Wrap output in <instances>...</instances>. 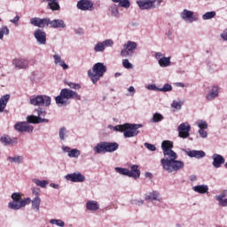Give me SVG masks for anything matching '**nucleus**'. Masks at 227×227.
I'll list each match as a JSON object with an SVG mask.
<instances>
[{
    "instance_id": "47",
    "label": "nucleus",
    "mask_w": 227,
    "mask_h": 227,
    "mask_svg": "<svg viewBox=\"0 0 227 227\" xmlns=\"http://www.w3.org/2000/svg\"><path fill=\"white\" fill-rule=\"evenodd\" d=\"M160 91L163 93H168V91H173V86L169 83H165L162 88H160Z\"/></svg>"
},
{
    "instance_id": "28",
    "label": "nucleus",
    "mask_w": 227,
    "mask_h": 227,
    "mask_svg": "<svg viewBox=\"0 0 227 227\" xmlns=\"http://www.w3.org/2000/svg\"><path fill=\"white\" fill-rule=\"evenodd\" d=\"M192 191H194V192H198L199 194H207L208 185L207 184L195 185L192 187Z\"/></svg>"
},
{
    "instance_id": "44",
    "label": "nucleus",
    "mask_w": 227,
    "mask_h": 227,
    "mask_svg": "<svg viewBox=\"0 0 227 227\" xmlns=\"http://www.w3.org/2000/svg\"><path fill=\"white\" fill-rule=\"evenodd\" d=\"M116 173H119V175H123L124 176H129V168H123L120 167H116L114 168Z\"/></svg>"
},
{
    "instance_id": "5",
    "label": "nucleus",
    "mask_w": 227,
    "mask_h": 227,
    "mask_svg": "<svg viewBox=\"0 0 227 227\" xmlns=\"http://www.w3.org/2000/svg\"><path fill=\"white\" fill-rule=\"evenodd\" d=\"M107 72V67L102 62H98L92 67V70L88 71V76L91 79L93 84H96L104 77V74Z\"/></svg>"
},
{
    "instance_id": "29",
    "label": "nucleus",
    "mask_w": 227,
    "mask_h": 227,
    "mask_svg": "<svg viewBox=\"0 0 227 227\" xmlns=\"http://www.w3.org/2000/svg\"><path fill=\"white\" fill-rule=\"evenodd\" d=\"M226 192H222L219 195L215 196V200L218 201L219 207H227Z\"/></svg>"
},
{
    "instance_id": "46",
    "label": "nucleus",
    "mask_w": 227,
    "mask_h": 227,
    "mask_svg": "<svg viewBox=\"0 0 227 227\" xmlns=\"http://www.w3.org/2000/svg\"><path fill=\"white\" fill-rule=\"evenodd\" d=\"M183 105L184 104L182 103V101L174 100L171 104V107L173 109H176V111H180V109H182Z\"/></svg>"
},
{
    "instance_id": "63",
    "label": "nucleus",
    "mask_w": 227,
    "mask_h": 227,
    "mask_svg": "<svg viewBox=\"0 0 227 227\" xmlns=\"http://www.w3.org/2000/svg\"><path fill=\"white\" fill-rule=\"evenodd\" d=\"M162 58V53L160 52H156L155 53V59H160Z\"/></svg>"
},
{
    "instance_id": "41",
    "label": "nucleus",
    "mask_w": 227,
    "mask_h": 227,
    "mask_svg": "<svg viewBox=\"0 0 227 227\" xmlns=\"http://www.w3.org/2000/svg\"><path fill=\"white\" fill-rule=\"evenodd\" d=\"M67 155L71 159H79V157L81 155V151H79V149H72L71 151H69Z\"/></svg>"
},
{
    "instance_id": "51",
    "label": "nucleus",
    "mask_w": 227,
    "mask_h": 227,
    "mask_svg": "<svg viewBox=\"0 0 227 227\" xmlns=\"http://www.w3.org/2000/svg\"><path fill=\"white\" fill-rule=\"evenodd\" d=\"M198 132L200 134V137L202 139H207V137H208V132H207V130H205V129H199Z\"/></svg>"
},
{
    "instance_id": "64",
    "label": "nucleus",
    "mask_w": 227,
    "mask_h": 227,
    "mask_svg": "<svg viewBox=\"0 0 227 227\" xmlns=\"http://www.w3.org/2000/svg\"><path fill=\"white\" fill-rule=\"evenodd\" d=\"M176 86H177L178 88H185V84H184V82H177L176 83Z\"/></svg>"
},
{
    "instance_id": "6",
    "label": "nucleus",
    "mask_w": 227,
    "mask_h": 227,
    "mask_svg": "<svg viewBox=\"0 0 227 227\" xmlns=\"http://www.w3.org/2000/svg\"><path fill=\"white\" fill-rule=\"evenodd\" d=\"M36 115H28L27 117V123L38 124V123H49V119H45L47 112L43 108L35 110Z\"/></svg>"
},
{
    "instance_id": "61",
    "label": "nucleus",
    "mask_w": 227,
    "mask_h": 227,
    "mask_svg": "<svg viewBox=\"0 0 227 227\" xmlns=\"http://www.w3.org/2000/svg\"><path fill=\"white\" fill-rule=\"evenodd\" d=\"M145 203V200H136L135 205H137L138 207H141Z\"/></svg>"
},
{
    "instance_id": "35",
    "label": "nucleus",
    "mask_w": 227,
    "mask_h": 227,
    "mask_svg": "<svg viewBox=\"0 0 227 227\" xmlns=\"http://www.w3.org/2000/svg\"><path fill=\"white\" fill-rule=\"evenodd\" d=\"M48 2V7L50 8V10H51L52 12H58V10H59L60 6H59V2H58V0H46Z\"/></svg>"
},
{
    "instance_id": "36",
    "label": "nucleus",
    "mask_w": 227,
    "mask_h": 227,
    "mask_svg": "<svg viewBox=\"0 0 227 227\" xmlns=\"http://www.w3.org/2000/svg\"><path fill=\"white\" fill-rule=\"evenodd\" d=\"M59 137L60 141H66L67 137H68V129L67 127H62L59 130Z\"/></svg>"
},
{
    "instance_id": "26",
    "label": "nucleus",
    "mask_w": 227,
    "mask_h": 227,
    "mask_svg": "<svg viewBox=\"0 0 227 227\" xmlns=\"http://www.w3.org/2000/svg\"><path fill=\"white\" fill-rule=\"evenodd\" d=\"M106 153H113V152H116L118 148H120V145L116 142H105Z\"/></svg>"
},
{
    "instance_id": "15",
    "label": "nucleus",
    "mask_w": 227,
    "mask_h": 227,
    "mask_svg": "<svg viewBox=\"0 0 227 227\" xmlns=\"http://www.w3.org/2000/svg\"><path fill=\"white\" fill-rule=\"evenodd\" d=\"M114 45V41L113 39H106L103 42H99L94 45L95 52H104L106 47H113Z\"/></svg>"
},
{
    "instance_id": "43",
    "label": "nucleus",
    "mask_w": 227,
    "mask_h": 227,
    "mask_svg": "<svg viewBox=\"0 0 227 227\" xmlns=\"http://www.w3.org/2000/svg\"><path fill=\"white\" fill-rule=\"evenodd\" d=\"M214 17H215V12L211 11V12H207L204 13L202 15V20H210V19H214Z\"/></svg>"
},
{
    "instance_id": "11",
    "label": "nucleus",
    "mask_w": 227,
    "mask_h": 227,
    "mask_svg": "<svg viewBox=\"0 0 227 227\" xmlns=\"http://www.w3.org/2000/svg\"><path fill=\"white\" fill-rule=\"evenodd\" d=\"M95 4L90 0H80L77 2L76 8L82 12H93Z\"/></svg>"
},
{
    "instance_id": "57",
    "label": "nucleus",
    "mask_w": 227,
    "mask_h": 227,
    "mask_svg": "<svg viewBox=\"0 0 227 227\" xmlns=\"http://www.w3.org/2000/svg\"><path fill=\"white\" fill-rule=\"evenodd\" d=\"M59 67H62V68L64 70H68V65H67V63H65V60H63L62 62H60L59 64Z\"/></svg>"
},
{
    "instance_id": "59",
    "label": "nucleus",
    "mask_w": 227,
    "mask_h": 227,
    "mask_svg": "<svg viewBox=\"0 0 227 227\" xmlns=\"http://www.w3.org/2000/svg\"><path fill=\"white\" fill-rule=\"evenodd\" d=\"M62 150L63 152H66L67 153H70V147L67 146V145H63L62 146Z\"/></svg>"
},
{
    "instance_id": "17",
    "label": "nucleus",
    "mask_w": 227,
    "mask_h": 227,
    "mask_svg": "<svg viewBox=\"0 0 227 227\" xmlns=\"http://www.w3.org/2000/svg\"><path fill=\"white\" fill-rule=\"evenodd\" d=\"M181 19L185 20V22H198V17L194 16V12L192 11H189L187 9H184L181 12Z\"/></svg>"
},
{
    "instance_id": "8",
    "label": "nucleus",
    "mask_w": 227,
    "mask_h": 227,
    "mask_svg": "<svg viewBox=\"0 0 227 227\" xmlns=\"http://www.w3.org/2000/svg\"><path fill=\"white\" fill-rule=\"evenodd\" d=\"M51 98L49 96L38 95L35 98H30L31 106H37L38 107L42 106H45V107H49L51 106Z\"/></svg>"
},
{
    "instance_id": "30",
    "label": "nucleus",
    "mask_w": 227,
    "mask_h": 227,
    "mask_svg": "<svg viewBox=\"0 0 227 227\" xmlns=\"http://www.w3.org/2000/svg\"><path fill=\"white\" fill-rule=\"evenodd\" d=\"M120 6H118L116 4H114L109 6L108 10L111 13L112 17H114L115 19H120Z\"/></svg>"
},
{
    "instance_id": "27",
    "label": "nucleus",
    "mask_w": 227,
    "mask_h": 227,
    "mask_svg": "<svg viewBox=\"0 0 227 227\" xmlns=\"http://www.w3.org/2000/svg\"><path fill=\"white\" fill-rule=\"evenodd\" d=\"M10 94H5L0 98V113H4V109H6V106L10 102Z\"/></svg>"
},
{
    "instance_id": "7",
    "label": "nucleus",
    "mask_w": 227,
    "mask_h": 227,
    "mask_svg": "<svg viewBox=\"0 0 227 227\" xmlns=\"http://www.w3.org/2000/svg\"><path fill=\"white\" fill-rule=\"evenodd\" d=\"M162 3V0H138L137 4L140 10H155L159 8Z\"/></svg>"
},
{
    "instance_id": "53",
    "label": "nucleus",
    "mask_w": 227,
    "mask_h": 227,
    "mask_svg": "<svg viewBox=\"0 0 227 227\" xmlns=\"http://www.w3.org/2000/svg\"><path fill=\"white\" fill-rule=\"evenodd\" d=\"M147 90H151L153 91H160V88L157 87L155 84H151L147 87Z\"/></svg>"
},
{
    "instance_id": "49",
    "label": "nucleus",
    "mask_w": 227,
    "mask_h": 227,
    "mask_svg": "<svg viewBox=\"0 0 227 227\" xmlns=\"http://www.w3.org/2000/svg\"><path fill=\"white\" fill-rule=\"evenodd\" d=\"M66 84L69 86L72 90H81V85L79 83H74L72 82H67Z\"/></svg>"
},
{
    "instance_id": "13",
    "label": "nucleus",
    "mask_w": 227,
    "mask_h": 227,
    "mask_svg": "<svg viewBox=\"0 0 227 227\" xmlns=\"http://www.w3.org/2000/svg\"><path fill=\"white\" fill-rule=\"evenodd\" d=\"M29 123H31V122H27V121L17 122L14 125V129L18 132H28V134H31V132H33L35 128L33 126L29 125Z\"/></svg>"
},
{
    "instance_id": "14",
    "label": "nucleus",
    "mask_w": 227,
    "mask_h": 227,
    "mask_svg": "<svg viewBox=\"0 0 227 227\" xmlns=\"http://www.w3.org/2000/svg\"><path fill=\"white\" fill-rule=\"evenodd\" d=\"M34 38H35L38 45H45V43H47V33H45L43 29H35L34 32Z\"/></svg>"
},
{
    "instance_id": "2",
    "label": "nucleus",
    "mask_w": 227,
    "mask_h": 227,
    "mask_svg": "<svg viewBox=\"0 0 227 227\" xmlns=\"http://www.w3.org/2000/svg\"><path fill=\"white\" fill-rule=\"evenodd\" d=\"M12 201L8 203V208L10 210H20V208H24L29 203H32L33 210L38 212L40 210V204L42 203V199L36 196L32 200L31 198H25L22 200V193L20 192H13L11 195Z\"/></svg>"
},
{
    "instance_id": "23",
    "label": "nucleus",
    "mask_w": 227,
    "mask_h": 227,
    "mask_svg": "<svg viewBox=\"0 0 227 227\" xmlns=\"http://www.w3.org/2000/svg\"><path fill=\"white\" fill-rule=\"evenodd\" d=\"M145 200L148 201H162V196L157 191H153L145 196Z\"/></svg>"
},
{
    "instance_id": "1",
    "label": "nucleus",
    "mask_w": 227,
    "mask_h": 227,
    "mask_svg": "<svg viewBox=\"0 0 227 227\" xmlns=\"http://www.w3.org/2000/svg\"><path fill=\"white\" fill-rule=\"evenodd\" d=\"M161 150H163L164 158L160 160V164L167 173H176L180 169H184L185 163L178 160V154L173 151V142L164 140L161 143Z\"/></svg>"
},
{
    "instance_id": "40",
    "label": "nucleus",
    "mask_w": 227,
    "mask_h": 227,
    "mask_svg": "<svg viewBox=\"0 0 227 227\" xmlns=\"http://www.w3.org/2000/svg\"><path fill=\"white\" fill-rule=\"evenodd\" d=\"M8 35H10V28H8V26H2V27L0 28V40H3V38H4V35L8 36Z\"/></svg>"
},
{
    "instance_id": "37",
    "label": "nucleus",
    "mask_w": 227,
    "mask_h": 227,
    "mask_svg": "<svg viewBox=\"0 0 227 227\" xmlns=\"http://www.w3.org/2000/svg\"><path fill=\"white\" fill-rule=\"evenodd\" d=\"M32 182L37 185V187H42V189H45L47 185H49V182L47 180H40L38 178L32 179Z\"/></svg>"
},
{
    "instance_id": "55",
    "label": "nucleus",
    "mask_w": 227,
    "mask_h": 227,
    "mask_svg": "<svg viewBox=\"0 0 227 227\" xmlns=\"http://www.w3.org/2000/svg\"><path fill=\"white\" fill-rule=\"evenodd\" d=\"M31 191H32V194L34 196H35V197L38 196L39 197L40 188H32Z\"/></svg>"
},
{
    "instance_id": "24",
    "label": "nucleus",
    "mask_w": 227,
    "mask_h": 227,
    "mask_svg": "<svg viewBox=\"0 0 227 227\" xmlns=\"http://www.w3.org/2000/svg\"><path fill=\"white\" fill-rule=\"evenodd\" d=\"M128 176H129V178L135 179L139 178V176H141V170H139V166L132 165L130 167V170H129Z\"/></svg>"
},
{
    "instance_id": "3",
    "label": "nucleus",
    "mask_w": 227,
    "mask_h": 227,
    "mask_svg": "<svg viewBox=\"0 0 227 227\" xmlns=\"http://www.w3.org/2000/svg\"><path fill=\"white\" fill-rule=\"evenodd\" d=\"M81 100V95L70 89H62L59 96L55 98V102L59 107H67L70 104V99Z\"/></svg>"
},
{
    "instance_id": "9",
    "label": "nucleus",
    "mask_w": 227,
    "mask_h": 227,
    "mask_svg": "<svg viewBox=\"0 0 227 227\" xmlns=\"http://www.w3.org/2000/svg\"><path fill=\"white\" fill-rule=\"evenodd\" d=\"M137 49V43L134 41H128L125 44H123V49L121 51V58H127L134 52Z\"/></svg>"
},
{
    "instance_id": "56",
    "label": "nucleus",
    "mask_w": 227,
    "mask_h": 227,
    "mask_svg": "<svg viewBox=\"0 0 227 227\" xmlns=\"http://www.w3.org/2000/svg\"><path fill=\"white\" fill-rule=\"evenodd\" d=\"M221 38L227 42V28L221 34Z\"/></svg>"
},
{
    "instance_id": "54",
    "label": "nucleus",
    "mask_w": 227,
    "mask_h": 227,
    "mask_svg": "<svg viewBox=\"0 0 227 227\" xmlns=\"http://www.w3.org/2000/svg\"><path fill=\"white\" fill-rule=\"evenodd\" d=\"M19 20H20V17L17 15L14 17V19L11 20V22L15 26H19Z\"/></svg>"
},
{
    "instance_id": "42",
    "label": "nucleus",
    "mask_w": 227,
    "mask_h": 227,
    "mask_svg": "<svg viewBox=\"0 0 227 227\" xmlns=\"http://www.w3.org/2000/svg\"><path fill=\"white\" fill-rule=\"evenodd\" d=\"M196 125L199 127L200 130H207V129H208V124L207 123V121L199 120L196 122Z\"/></svg>"
},
{
    "instance_id": "38",
    "label": "nucleus",
    "mask_w": 227,
    "mask_h": 227,
    "mask_svg": "<svg viewBox=\"0 0 227 227\" xmlns=\"http://www.w3.org/2000/svg\"><path fill=\"white\" fill-rule=\"evenodd\" d=\"M7 160H12V162H13L14 164H22V162L24 161V157L19 155L14 157L9 156L7 158Z\"/></svg>"
},
{
    "instance_id": "20",
    "label": "nucleus",
    "mask_w": 227,
    "mask_h": 227,
    "mask_svg": "<svg viewBox=\"0 0 227 227\" xmlns=\"http://www.w3.org/2000/svg\"><path fill=\"white\" fill-rule=\"evenodd\" d=\"M212 165L216 168L219 169V168H221V166H223V164H224V162H226V160H224V157H223V155L221 154H217L215 153L212 155Z\"/></svg>"
},
{
    "instance_id": "18",
    "label": "nucleus",
    "mask_w": 227,
    "mask_h": 227,
    "mask_svg": "<svg viewBox=\"0 0 227 227\" xmlns=\"http://www.w3.org/2000/svg\"><path fill=\"white\" fill-rule=\"evenodd\" d=\"M0 143H2V145H4V146H10V145H17V143H19V138L17 137H10V135H3L0 137Z\"/></svg>"
},
{
    "instance_id": "33",
    "label": "nucleus",
    "mask_w": 227,
    "mask_h": 227,
    "mask_svg": "<svg viewBox=\"0 0 227 227\" xmlns=\"http://www.w3.org/2000/svg\"><path fill=\"white\" fill-rule=\"evenodd\" d=\"M86 208L87 210L97 211L100 208V205L95 200H89L86 203Z\"/></svg>"
},
{
    "instance_id": "4",
    "label": "nucleus",
    "mask_w": 227,
    "mask_h": 227,
    "mask_svg": "<svg viewBox=\"0 0 227 227\" xmlns=\"http://www.w3.org/2000/svg\"><path fill=\"white\" fill-rule=\"evenodd\" d=\"M143 124L124 123L117 126L109 125V129H114L116 132H123L124 137H136L139 134L138 129H141Z\"/></svg>"
},
{
    "instance_id": "58",
    "label": "nucleus",
    "mask_w": 227,
    "mask_h": 227,
    "mask_svg": "<svg viewBox=\"0 0 227 227\" xmlns=\"http://www.w3.org/2000/svg\"><path fill=\"white\" fill-rule=\"evenodd\" d=\"M128 91H129V93H131L132 96L136 94V89L134 88V86H130V87L128 89Z\"/></svg>"
},
{
    "instance_id": "22",
    "label": "nucleus",
    "mask_w": 227,
    "mask_h": 227,
    "mask_svg": "<svg viewBox=\"0 0 227 227\" xmlns=\"http://www.w3.org/2000/svg\"><path fill=\"white\" fill-rule=\"evenodd\" d=\"M49 25H51V27H52L53 29H58V28L65 29V27H67V23H65L63 20H59V19L53 20H50Z\"/></svg>"
},
{
    "instance_id": "60",
    "label": "nucleus",
    "mask_w": 227,
    "mask_h": 227,
    "mask_svg": "<svg viewBox=\"0 0 227 227\" xmlns=\"http://www.w3.org/2000/svg\"><path fill=\"white\" fill-rule=\"evenodd\" d=\"M198 180V176L196 175L190 176L191 182H196Z\"/></svg>"
},
{
    "instance_id": "52",
    "label": "nucleus",
    "mask_w": 227,
    "mask_h": 227,
    "mask_svg": "<svg viewBox=\"0 0 227 227\" xmlns=\"http://www.w3.org/2000/svg\"><path fill=\"white\" fill-rule=\"evenodd\" d=\"M53 59H54L55 65H59L63 61V59H61V56H59V54H54Z\"/></svg>"
},
{
    "instance_id": "45",
    "label": "nucleus",
    "mask_w": 227,
    "mask_h": 227,
    "mask_svg": "<svg viewBox=\"0 0 227 227\" xmlns=\"http://www.w3.org/2000/svg\"><path fill=\"white\" fill-rule=\"evenodd\" d=\"M122 67L124 68H127L128 70H131L132 68H134V66L132 65V63H130V61H129V59H122Z\"/></svg>"
},
{
    "instance_id": "12",
    "label": "nucleus",
    "mask_w": 227,
    "mask_h": 227,
    "mask_svg": "<svg viewBox=\"0 0 227 227\" xmlns=\"http://www.w3.org/2000/svg\"><path fill=\"white\" fill-rule=\"evenodd\" d=\"M65 179L67 180L68 182L81 184L84 182V180H86V176H84V175H82L81 172L76 171L74 173L66 175Z\"/></svg>"
},
{
    "instance_id": "48",
    "label": "nucleus",
    "mask_w": 227,
    "mask_h": 227,
    "mask_svg": "<svg viewBox=\"0 0 227 227\" xmlns=\"http://www.w3.org/2000/svg\"><path fill=\"white\" fill-rule=\"evenodd\" d=\"M51 224H55L56 226L65 227V222L59 219H51L50 220Z\"/></svg>"
},
{
    "instance_id": "34",
    "label": "nucleus",
    "mask_w": 227,
    "mask_h": 227,
    "mask_svg": "<svg viewBox=\"0 0 227 227\" xmlns=\"http://www.w3.org/2000/svg\"><path fill=\"white\" fill-rule=\"evenodd\" d=\"M158 64L162 68H166L167 67H171V57H163L158 60Z\"/></svg>"
},
{
    "instance_id": "21",
    "label": "nucleus",
    "mask_w": 227,
    "mask_h": 227,
    "mask_svg": "<svg viewBox=\"0 0 227 227\" xmlns=\"http://www.w3.org/2000/svg\"><path fill=\"white\" fill-rule=\"evenodd\" d=\"M219 97V86L215 85L211 88V90L206 95L207 100L209 102L212 100H215Z\"/></svg>"
},
{
    "instance_id": "31",
    "label": "nucleus",
    "mask_w": 227,
    "mask_h": 227,
    "mask_svg": "<svg viewBox=\"0 0 227 227\" xmlns=\"http://www.w3.org/2000/svg\"><path fill=\"white\" fill-rule=\"evenodd\" d=\"M93 151L95 152V153H107L106 142L98 143L97 145L93 148Z\"/></svg>"
},
{
    "instance_id": "32",
    "label": "nucleus",
    "mask_w": 227,
    "mask_h": 227,
    "mask_svg": "<svg viewBox=\"0 0 227 227\" xmlns=\"http://www.w3.org/2000/svg\"><path fill=\"white\" fill-rule=\"evenodd\" d=\"M114 4H118L119 8H125L129 10L130 8V1L129 0H112Z\"/></svg>"
},
{
    "instance_id": "39",
    "label": "nucleus",
    "mask_w": 227,
    "mask_h": 227,
    "mask_svg": "<svg viewBox=\"0 0 227 227\" xmlns=\"http://www.w3.org/2000/svg\"><path fill=\"white\" fill-rule=\"evenodd\" d=\"M162 120H164V115L159 113H155L153 114L151 121L153 123H159L160 121H162Z\"/></svg>"
},
{
    "instance_id": "10",
    "label": "nucleus",
    "mask_w": 227,
    "mask_h": 227,
    "mask_svg": "<svg viewBox=\"0 0 227 227\" xmlns=\"http://www.w3.org/2000/svg\"><path fill=\"white\" fill-rule=\"evenodd\" d=\"M177 132L179 137L182 139H187L191 136V124L189 122H183L177 127Z\"/></svg>"
},
{
    "instance_id": "50",
    "label": "nucleus",
    "mask_w": 227,
    "mask_h": 227,
    "mask_svg": "<svg viewBox=\"0 0 227 227\" xmlns=\"http://www.w3.org/2000/svg\"><path fill=\"white\" fill-rule=\"evenodd\" d=\"M144 146L147 148V150H149L150 152H155L157 150V147L153 144L145 143Z\"/></svg>"
},
{
    "instance_id": "25",
    "label": "nucleus",
    "mask_w": 227,
    "mask_h": 227,
    "mask_svg": "<svg viewBox=\"0 0 227 227\" xmlns=\"http://www.w3.org/2000/svg\"><path fill=\"white\" fill-rule=\"evenodd\" d=\"M188 157L195 158V159H203L207 155L205 153V151H198V150H192L186 152Z\"/></svg>"
},
{
    "instance_id": "62",
    "label": "nucleus",
    "mask_w": 227,
    "mask_h": 227,
    "mask_svg": "<svg viewBox=\"0 0 227 227\" xmlns=\"http://www.w3.org/2000/svg\"><path fill=\"white\" fill-rule=\"evenodd\" d=\"M50 187H52L53 189H59V184L51 183V184H50Z\"/></svg>"
},
{
    "instance_id": "19",
    "label": "nucleus",
    "mask_w": 227,
    "mask_h": 227,
    "mask_svg": "<svg viewBox=\"0 0 227 227\" xmlns=\"http://www.w3.org/2000/svg\"><path fill=\"white\" fill-rule=\"evenodd\" d=\"M12 65L19 70H26V68H28L29 67V64L26 59H14L12 60Z\"/></svg>"
},
{
    "instance_id": "16",
    "label": "nucleus",
    "mask_w": 227,
    "mask_h": 227,
    "mask_svg": "<svg viewBox=\"0 0 227 227\" xmlns=\"http://www.w3.org/2000/svg\"><path fill=\"white\" fill-rule=\"evenodd\" d=\"M50 19L49 18H38L35 17L30 19L31 26H35V27L43 28L49 26Z\"/></svg>"
}]
</instances>
